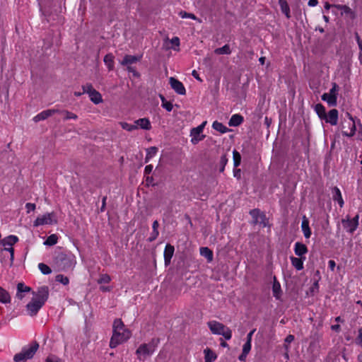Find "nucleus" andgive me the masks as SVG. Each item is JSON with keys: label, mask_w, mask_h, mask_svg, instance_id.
Returning <instances> with one entry per match:
<instances>
[{"label": "nucleus", "mask_w": 362, "mask_h": 362, "mask_svg": "<svg viewBox=\"0 0 362 362\" xmlns=\"http://www.w3.org/2000/svg\"><path fill=\"white\" fill-rule=\"evenodd\" d=\"M338 89L339 86L336 83H334L329 92L325 93L322 95V100L326 101L329 106H336Z\"/></svg>", "instance_id": "nucleus-6"}, {"label": "nucleus", "mask_w": 362, "mask_h": 362, "mask_svg": "<svg viewBox=\"0 0 362 362\" xmlns=\"http://www.w3.org/2000/svg\"><path fill=\"white\" fill-rule=\"evenodd\" d=\"M291 262L292 266L298 271L302 270L303 269V262L305 260V257H290Z\"/></svg>", "instance_id": "nucleus-23"}, {"label": "nucleus", "mask_w": 362, "mask_h": 362, "mask_svg": "<svg viewBox=\"0 0 362 362\" xmlns=\"http://www.w3.org/2000/svg\"><path fill=\"white\" fill-rule=\"evenodd\" d=\"M89 98H90V100L94 104H96V105L103 102V98H102L101 94L95 89L92 93H90Z\"/></svg>", "instance_id": "nucleus-35"}, {"label": "nucleus", "mask_w": 362, "mask_h": 362, "mask_svg": "<svg viewBox=\"0 0 362 362\" xmlns=\"http://www.w3.org/2000/svg\"><path fill=\"white\" fill-rule=\"evenodd\" d=\"M206 122H203L198 127L192 129L191 130V136L192 138L191 139V142L193 144H197L198 142L202 141L204 138V135L200 136V134L202 133L204 126Z\"/></svg>", "instance_id": "nucleus-9"}, {"label": "nucleus", "mask_w": 362, "mask_h": 362, "mask_svg": "<svg viewBox=\"0 0 362 362\" xmlns=\"http://www.w3.org/2000/svg\"><path fill=\"white\" fill-rule=\"evenodd\" d=\"M248 354L247 353H245L244 351H242V353L241 354L238 356V359L240 361H245L246 360V358Z\"/></svg>", "instance_id": "nucleus-59"}, {"label": "nucleus", "mask_w": 362, "mask_h": 362, "mask_svg": "<svg viewBox=\"0 0 362 362\" xmlns=\"http://www.w3.org/2000/svg\"><path fill=\"white\" fill-rule=\"evenodd\" d=\"M250 214L252 217H256L257 216L259 217V224L262 228L269 226V219L264 212L261 211L259 209H254L250 211Z\"/></svg>", "instance_id": "nucleus-10"}, {"label": "nucleus", "mask_w": 362, "mask_h": 362, "mask_svg": "<svg viewBox=\"0 0 362 362\" xmlns=\"http://www.w3.org/2000/svg\"><path fill=\"white\" fill-rule=\"evenodd\" d=\"M332 193L333 200L337 202L341 208L343 207L344 202L339 188L338 187H334L332 189Z\"/></svg>", "instance_id": "nucleus-19"}, {"label": "nucleus", "mask_w": 362, "mask_h": 362, "mask_svg": "<svg viewBox=\"0 0 362 362\" xmlns=\"http://www.w3.org/2000/svg\"><path fill=\"white\" fill-rule=\"evenodd\" d=\"M192 75L194 78H195L197 80L199 81H202V79L199 77V74L197 73V71L196 70H193L192 72Z\"/></svg>", "instance_id": "nucleus-64"}, {"label": "nucleus", "mask_w": 362, "mask_h": 362, "mask_svg": "<svg viewBox=\"0 0 362 362\" xmlns=\"http://www.w3.org/2000/svg\"><path fill=\"white\" fill-rule=\"evenodd\" d=\"M43 305L44 304L33 298L31 301L27 304L26 308L30 316H35Z\"/></svg>", "instance_id": "nucleus-11"}, {"label": "nucleus", "mask_w": 362, "mask_h": 362, "mask_svg": "<svg viewBox=\"0 0 362 362\" xmlns=\"http://www.w3.org/2000/svg\"><path fill=\"white\" fill-rule=\"evenodd\" d=\"M301 230L303 233L304 237L306 239L310 238L312 232L309 226V221L305 216H303L302 218Z\"/></svg>", "instance_id": "nucleus-20"}, {"label": "nucleus", "mask_w": 362, "mask_h": 362, "mask_svg": "<svg viewBox=\"0 0 362 362\" xmlns=\"http://www.w3.org/2000/svg\"><path fill=\"white\" fill-rule=\"evenodd\" d=\"M205 362L214 361L217 356L216 354L209 348H206L204 350Z\"/></svg>", "instance_id": "nucleus-34"}, {"label": "nucleus", "mask_w": 362, "mask_h": 362, "mask_svg": "<svg viewBox=\"0 0 362 362\" xmlns=\"http://www.w3.org/2000/svg\"><path fill=\"white\" fill-rule=\"evenodd\" d=\"M160 99L162 101V107L165 108L167 111L170 112L173 107V103L170 101H167L165 97L163 95H160Z\"/></svg>", "instance_id": "nucleus-42"}, {"label": "nucleus", "mask_w": 362, "mask_h": 362, "mask_svg": "<svg viewBox=\"0 0 362 362\" xmlns=\"http://www.w3.org/2000/svg\"><path fill=\"white\" fill-rule=\"evenodd\" d=\"M58 236L56 234H52L47 237L45 241V245L52 246L57 243Z\"/></svg>", "instance_id": "nucleus-41"}, {"label": "nucleus", "mask_w": 362, "mask_h": 362, "mask_svg": "<svg viewBox=\"0 0 362 362\" xmlns=\"http://www.w3.org/2000/svg\"><path fill=\"white\" fill-rule=\"evenodd\" d=\"M119 124L123 129L127 130L128 132H132L133 130L137 129V126H136V124H131L125 122H122L119 123Z\"/></svg>", "instance_id": "nucleus-43"}, {"label": "nucleus", "mask_w": 362, "mask_h": 362, "mask_svg": "<svg viewBox=\"0 0 362 362\" xmlns=\"http://www.w3.org/2000/svg\"><path fill=\"white\" fill-rule=\"evenodd\" d=\"M342 134L344 136L351 137L353 136L356 133V125L351 117H349V119L345 120L341 124Z\"/></svg>", "instance_id": "nucleus-7"}, {"label": "nucleus", "mask_w": 362, "mask_h": 362, "mask_svg": "<svg viewBox=\"0 0 362 362\" xmlns=\"http://www.w3.org/2000/svg\"><path fill=\"white\" fill-rule=\"evenodd\" d=\"M294 252L298 257H305V255L308 252V247L301 242H296L294 244Z\"/></svg>", "instance_id": "nucleus-17"}, {"label": "nucleus", "mask_w": 362, "mask_h": 362, "mask_svg": "<svg viewBox=\"0 0 362 362\" xmlns=\"http://www.w3.org/2000/svg\"><path fill=\"white\" fill-rule=\"evenodd\" d=\"M46 362H62L61 360L54 356H48L46 359Z\"/></svg>", "instance_id": "nucleus-57"}, {"label": "nucleus", "mask_w": 362, "mask_h": 362, "mask_svg": "<svg viewBox=\"0 0 362 362\" xmlns=\"http://www.w3.org/2000/svg\"><path fill=\"white\" fill-rule=\"evenodd\" d=\"M207 325L214 334L222 335L226 340H230L232 338V331L223 324L211 320L207 322Z\"/></svg>", "instance_id": "nucleus-4"}, {"label": "nucleus", "mask_w": 362, "mask_h": 362, "mask_svg": "<svg viewBox=\"0 0 362 362\" xmlns=\"http://www.w3.org/2000/svg\"><path fill=\"white\" fill-rule=\"evenodd\" d=\"M179 16L182 18H190V19H192L194 21H197L199 23H202V21L199 18H198L194 13H188L185 11H181L179 12Z\"/></svg>", "instance_id": "nucleus-40"}, {"label": "nucleus", "mask_w": 362, "mask_h": 362, "mask_svg": "<svg viewBox=\"0 0 362 362\" xmlns=\"http://www.w3.org/2000/svg\"><path fill=\"white\" fill-rule=\"evenodd\" d=\"M56 281L62 283L64 285H67L69 283V279L67 276H64L62 274H58L56 276Z\"/></svg>", "instance_id": "nucleus-49"}, {"label": "nucleus", "mask_w": 362, "mask_h": 362, "mask_svg": "<svg viewBox=\"0 0 362 362\" xmlns=\"http://www.w3.org/2000/svg\"><path fill=\"white\" fill-rule=\"evenodd\" d=\"M34 299L40 301L45 305L49 297V288L47 286H42L37 288V291H33Z\"/></svg>", "instance_id": "nucleus-8"}, {"label": "nucleus", "mask_w": 362, "mask_h": 362, "mask_svg": "<svg viewBox=\"0 0 362 362\" xmlns=\"http://www.w3.org/2000/svg\"><path fill=\"white\" fill-rule=\"evenodd\" d=\"M38 268L43 274H49L52 272L49 267L44 263H40Z\"/></svg>", "instance_id": "nucleus-48"}, {"label": "nucleus", "mask_w": 362, "mask_h": 362, "mask_svg": "<svg viewBox=\"0 0 362 362\" xmlns=\"http://www.w3.org/2000/svg\"><path fill=\"white\" fill-rule=\"evenodd\" d=\"M158 152V148L151 146L146 149V155L145 157V163H148L153 157L156 156Z\"/></svg>", "instance_id": "nucleus-37"}, {"label": "nucleus", "mask_w": 362, "mask_h": 362, "mask_svg": "<svg viewBox=\"0 0 362 362\" xmlns=\"http://www.w3.org/2000/svg\"><path fill=\"white\" fill-rule=\"evenodd\" d=\"M139 60L140 57L134 55L127 54L124 57L122 61L121 62V64L123 66H127L134 64Z\"/></svg>", "instance_id": "nucleus-27"}, {"label": "nucleus", "mask_w": 362, "mask_h": 362, "mask_svg": "<svg viewBox=\"0 0 362 362\" xmlns=\"http://www.w3.org/2000/svg\"><path fill=\"white\" fill-rule=\"evenodd\" d=\"M39 348V344L37 341H33L28 346L22 349L21 351L15 354L13 361L15 362H25L28 359H31Z\"/></svg>", "instance_id": "nucleus-3"}, {"label": "nucleus", "mask_w": 362, "mask_h": 362, "mask_svg": "<svg viewBox=\"0 0 362 362\" xmlns=\"http://www.w3.org/2000/svg\"><path fill=\"white\" fill-rule=\"evenodd\" d=\"M212 127L214 129L216 130L217 132L225 134L229 131H230V129H228L226 126L223 124L221 122H219L218 121H214L212 124Z\"/></svg>", "instance_id": "nucleus-33"}, {"label": "nucleus", "mask_w": 362, "mask_h": 362, "mask_svg": "<svg viewBox=\"0 0 362 362\" xmlns=\"http://www.w3.org/2000/svg\"><path fill=\"white\" fill-rule=\"evenodd\" d=\"M111 281V277L109 274H101L98 280V283L101 284H109Z\"/></svg>", "instance_id": "nucleus-47"}, {"label": "nucleus", "mask_w": 362, "mask_h": 362, "mask_svg": "<svg viewBox=\"0 0 362 362\" xmlns=\"http://www.w3.org/2000/svg\"><path fill=\"white\" fill-rule=\"evenodd\" d=\"M169 83L171 88L179 95H185L186 89L183 83L175 78L170 77Z\"/></svg>", "instance_id": "nucleus-12"}, {"label": "nucleus", "mask_w": 362, "mask_h": 362, "mask_svg": "<svg viewBox=\"0 0 362 362\" xmlns=\"http://www.w3.org/2000/svg\"><path fill=\"white\" fill-rule=\"evenodd\" d=\"M153 352L154 351H153L147 344H141L136 351V354L138 356V359L139 361L144 360L141 358L142 356L145 357L146 356L152 355Z\"/></svg>", "instance_id": "nucleus-14"}, {"label": "nucleus", "mask_w": 362, "mask_h": 362, "mask_svg": "<svg viewBox=\"0 0 362 362\" xmlns=\"http://www.w3.org/2000/svg\"><path fill=\"white\" fill-rule=\"evenodd\" d=\"M103 61L109 71H112L114 69L115 62H114V56L112 55V54H111V53L107 54L104 57Z\"/></svg>", "instance_id": "nucleus-31"}, {"label": "nucleus", "mask_w": 362, "mask_h": 362, "mask_svg": "<svg viewBox=\"0 0 362 362\" xmlns=\"http://www.w3.org/2000/svg\"><path fill=\"white\" fill-rule=\"evenodd\" d=\"M53 263L58 271L66 272L74 268L76 259L71 252H58L54 254Z\"/></svg>", "instance_id": "nucleus-2"}, {"label": "nucleus", "mask_w": 362, "mask_h": 362, "mask_svg": "<svg viewBox=\"0 0 362 362\" xmlns=\"http://www.w3.org/2000/svg\"><path fill=\"white\" fill-rule=\"evenodd\" d=\"M4 252L9 253L10 266H12L13 264V260H14V249L12 247H5L3 249H1L0 256H2V255L4 256Z\"/></svg>", "instance_id": "nucleus-38"}, {"label": "nucleus", "mask_w": 362, "mask_h": 362, "mask_svg": "<svg viewBox=\"0 0 362 362\" xmlns=\"http://www.w3.org/2000/svg\"><path fill=\"white\" fill-rule=\"evenodd\" d=\"M131 337V332L125 328L124 322L119 318L114 320L112 325V336L110 339V348H115L119 344L127 341Z\"/></svg>", "instance_id": "nucleus-1"}, {"label": "nucleus", "mask_w": 362, "mask_h": 362, "mask_svg": "<svg viewBox=\"0 0 362 362\" xmlns=\"http://www.w3.org/2000/svg\"><path fill=\"white\" fill-rule=\"evenodd\" d=\"M358 215H356L354 218L352 219H348L347 221H342V223L344 224V227L346 229V230L350 233H353L358 228Z\"/></svg>", "instance_id": "nucleus-13"}, {"label": "nucleus", "mask_w": 362, "mask_h": 362, "mask_svg": "<svg viewBox=\"0 0 362 362\" xmlns=\"http://www.w3.org/2000/svg\"><path fill=\"white\" fill-rule=\"evenodd\" d=\"M36 208L35 204L33 203H27L25 204V209H27V213L29 214L30 211H33Z\"/></svg>", "instance_id": "nucleus-55"}, {"label": "nucleus", "mask_w": 362, "mask_h": 362, "mask_svg": "<svg viewBox=\"0 0 362 362\" xmlns=\"http://www.w3.org/2000/svg\"><path fill=\"white\" fill-rule=\"evenodd\" d=\"M255 329L251 330L247 335V340L246 341H249L250 343H252V335L253 334L255 333Z\"/></svg>", "instance_id": "nucleus-60"}, {"label": "nucleus", "mask_w": 362, "mask_h": 362, "mask_svg": "<svg viewBox=\"0 0 362 362\" xmlns=\"http://www.w3.org/2000/svg\"><path fill=\"white\" fill-rule=\"evenodd\" d=\"M244 121L243 117L240 114H234L231 116L228 124L230 127H238Z\"/></svg>", "instance_id": "nucleus-25"}, {"label": "nucleus", "mask_w": 362, "mask_h": 362, "mask_svg": "<svg viewBox=\"0 0 362 362\" xmlns=\"http://www.w3.org/2000/svg\"><path fill=\"white\" fill-rule=\"evenodd\" d=\"M59 112L64 115V119H65V120L76 119L78 118V116L76 114H74L71 112H69L68 110L59 111Z\"/></svg>", "instance_id": "nucleus-46"}, {"label": "nucleus", "mask_w": 362, "mask_h": 362, "mask_svg": "<svg viewBox=\"0 0 362 362\" xmlns=\"http://www.w3.org/2000/svg\"><path fill=\"white\" fill-rule=\"evenodd\" d=\"M171 42L173 45L179 46L180 45V39L177 37H174L171 40Z\"/></svg>", "instance_id": "nucleus-62"}, {"label": "nucleus", "mask_w": 362, "mask_h": 362, "mask_svg": "<svg viewBox=\"0 0 362 362\" xmlns=\"http://www.w3.org/2000/svg\"><path fill=\"white\" fill-rule=\"evenodd\" d=\"M83 93H88V95L90 93H92L95 89L93 88L91 83H86L82 86Z\"/></svg>", "instance_id": "nucleus-50"}, {"label": "nucleus", "mask_w": 362, "mask_h": 362, "mask_svg": "<svg viewBox=\"0 0 362 362\" xmlns=\"http://www.w3.org/2000/svg\"><path fill=\"white\" fill-rule=\"evenodd\" d=\"M175 252V247L174 246L171 245L170 244H167L164 249L163 256H164V262L165 264L169 265L171 262V259L173 256Z\"/></svg>", "instance_id": "nucleus-18"}, {"label": "nucleus", "mask_w": 362, "mask_h": 362, "mask_svg": "<svg viewBox=\"0 0 362 362\" xmlns=\"http://www.w3.org/2000/svg\"><path fill=\"white\" fill-rule=\"evenodd\" d=\"M279 4L281 12L286 16L287 19H289L291 18V11L286 0H279Z\"/></svg>", "instance_id": "nucleus-29"}, {"label": "nucleus", "mask_w": 362, "mask_h": 362, "mask_svg": "<svg viewBox=\"0 0 362 362\" xmlns=\"http://www.w3.org/2000/svg\"><path fill=\"white\" fill-rule=\"evenodd\" d=\"M127 70L129 72H130V73H133V74L135 76H139V73L136 71V69L134 67L131 66H127Z\"/></svg>", "instance_id": "nucleus-58"}, {"label": "nucleus", "mask_w": 362, "mask_h": 362, "mask_svg": "<svg viewBox=\"0 0 362 362\" xmlns=\"http://www.w3.org/2000/svg\"><path fill=\"white\" fill-rule=\"evenodd\" d=\"M272 292H273V296L276 299H277V300L280 299L281 293H282L281 287L280 283L279 282V281L277 280V279L275 276H274V281H273V285H272Z\"/></svg>", "instance_id": "nucleus-21"}, {"label": "nucleus", "mask_w": 362, "mask_h": 362, "mask_svg": "<svg viewBox=\"0 0 362 362\" xmlns=\"http://www.w3.org/2000/svg\"><path fill=\"white\" fill-rule=\"evenodd\" d=\"M31 290V288L25 286L23 283H18L17 284V293L16 296L19 299H23L24 297L22 294L23 293L29 292Z\"/></svg>", "instance_id": "nucleus-30"}, {"label": "nucleus", "mask_w": 362, "mask_h": 362, "mask_svg": "<svg viewBox=\"0 0 362 362\" xmlns=\"http://www.w3.org/2000/svg\"><path fill=\"white\" fill-rule=\"evenodd\" d=\"M200 255L204 257L209 262L213 260V252L207 247H202L200 248Z\"/></svg>", "instance_id": "nucleus-32"}, {"label": "nucleus", "mask_w": 362, "mask_h": 362, "mask_svg": "<svg viewBox=\"0 0 362 362\" xmlns=\"http://www.w3.org/2000/svg\"><path fill=\"white\" fill-rule=\"evenodd\" d=\"M153 168L151 164L147 165L144 168V175H148L152 172Z\"/></svg>", "instance_id": "nucleus-56"}, {"label": "nucleus", "mask_w": 362, "mask_h": 362, "mask_svg": "<svg viewBox=\"0 0 362 362\" xmlns=\"http://www.w3.org/2000/svg\"><path fill=\"white\" fill-rule=\"evenodd\" d=\"M57 220L54 212L47 213L42 216H38L34 221L33 226L37 227L43 225H52L57 223Z\"/></svg>", "instance_id": "nucleus-5"}, {"label": "nucleus", "mask_w": 362, "mask_h": 362, "mask_svg": "<svg viewBox=\"0 0 362 362\" xmlns=\"http://www.w3.org/2000/svg\"><path fill=\"white\" fill-rule=\"evenodd\" d=\"M59 112V110L57 109H49L46 110H43L42 112H40L37 115H35L33 117V121L35 122H38L42 120H45L49 117L53 115L55 113Z\"/></svg>", "instance_id": "nucleus-16"}, {"label": "nucleus", "mask_w": 362, "mask_h": 362, "mask_svg": "<svg viewBox=\"0 0 362 362\" xmlns=\"http://www.w3.org/2000/svg\"><path fill=\"white\" fill-rule=\"evenodd\" d=\"M315 111L320 119H323V118L325 117V115L327 114L326 110L322 104L317 103V105H315Z\"/></svg>", "instance_id": "nucleus-36"}, {"label": "nucleus", "mask_w": 362, "mask_h": 362, "mask_svg": "<svg viewBox=\"0 0 362 362\" xmlns=\"http://www.w3.org/2000/svg\"><path fill=\"white\" fill-rule=\"evenodd\" d=\"M228 160L227 158L226 155H223L221 157L220 161H219V172L223 173L225 170V167L228 163Z\"/></svg>", "instance_id": "nucleus-45"}, {"label": "nucleus", "mask_w": 362, "mask_h": 362, "mask_svg": "<svg viewBox=\"0 0 362 362\" xmlns=\"http://www.w3.org/2000/svg\"><path fill=\"white\" fill-rule=\"evenodd\" d=\"M134 123L136 124V126H137V129L140 127L144 130H150L152 127L149 119L146 117L136 119Z\"/></svg>", "instance_id": "nucleus-22"}, {"label": "nucleus", "mask_w": 362, "mask_h": 362, "mask_svg": "<svg viewBox=\"0 0 362 362\" xmlns=\"http://www.w3.org/2000/svg\"><path fill=\"white\" fill-rule=\"evenodd\" d=\"M160 342L159 338H153L149 343L147 344L152 349L153 351H155L156 347L158 346Z\"/></svg>", "instance_id": "nucleus-51"}, {"label": "nucleus", "mask_w": 362, "mask_h": 362, "mask_svg": "<svg viewBox=\"0 0 362 362\" xmlns=\"http://www.w3.org/2000/svg\"><path fill=\"white\" fill-rule=\"evenodd\" d=\"M336 7L341 11V14L349 16L351 19L355 18V12L347 5H337Z\"/></svg>", "instance_id": "nucleus-26"}, {"label": "nucleus", "mask_w": 362, "mask_h": 362, "mask_svg": "<svg viewBox=\"0 0 362 362\" xmlns=\"http://www.w3.org/2000/svg\"><path fill=\"white\" fill-rule=\"evenodd\" d=\"M159 223L157 220L154 221L152 224V230H158Z\"/></svg>", "instance_id": "nucleus-63"}, {"label": "nucleus", "mask_w": 362, "mask_h": 362, "mask_svg": "<svg viewBox=\"0 0 362 362\" xmlns=\"http://www.w3.org/2000/svg\"><path fill=\"white\" fill-rule=\"evenodd\" d=\"M356 343L362 347V328L358 329Z\"/></svg>", "instance_id": "nucleus-54"}, {"label": "nucleus", "mask_w": 362, "mask_h": 362, "mask_svg": "<svg viewBox=\"0 0 362 362\" xmlns=\"http://www.w3.org/2000/svg\"><path fill=\"white\" fill-rule=\"evenodd\" d=\"M11 301V298L8 291L0 286V303L6 304L10 303Z\"/></svg>", "instance_id": "nucleus-28"}, {"label": "nucleus", "mask_w": 362, "mask_h": 362, "mask_svg": "<svg viewBox=\"0 0 362 362\" xmlns=\"http://www.w3.org/2000/svg\"><path fill=\"white\" fill-rule=\"evenodd\" d=\"M252 348V344L249 341H245L243 346V351L249 354Z\"/></svg>", "instance_id": "nucleus-53"}, {"label": "nucleus", "mask_w": 362, "mask_h": 362, "mask_svg": "<svg viewBox=\"0 0 362 362\" xmlns=\"http://www.w3.org/2000/svg\"><path fill=\"white\" fill-rule=\"evenodd\" d=\"M158 235H159L158 230H156V231L152 230L150 236L148 238V242L154 241L158 238Z\"/></svg>", "instance_id": "nucleus-52"}, {"label": "nucleus", "mask_w": 362, "mask_h": 362, "mask_svg": "<svg viewBox=\"0 0 362 362\" xmlns=\"http://www.w3.org/2000/svg\"><path fill=\"white\" fill-rule=\"evenodd\" d=\"M214 53L216 54H230L231 53V49L230 45L226 44L221 47H218L214 49Z\"/></svg>", "instance_id": "nucleus-39"}, {"label": "nucleus", "mask_w": 362, "mask_h": 362, "mask_svg": "<svg viewBox=\"0 0 362 362\" xmlns=\"http://www.w3.org/2000/svg\"><path fill=\"white\" fill-rule=\"evenodd\" d=\"M328 267L329 268L332 270V271H334V268L336 267V263L334 260H329L328 262Z\"/></svg>", "instance_id": "nucleus-61"}, {"label": "nucleus", "mask_w": 362, "mask_h": 362, "mask_svg": "<svg viewBox=\"0 0 362 362\" xmlns=\"http://www.w3.org/2000/svg\"><path fill=\"white\" fill-rule=\"evenodd\" d=\"M18 241V238L16 235H11L1 240V244L5 247L6 246L12 247Z\"/></svg>", "instance_id": "nucleus-24"}, {"label": "nucleus", "mask_w": 362, "mask_h": 362, "mask_svg": "<svg viewBox=\"0 0 362 362\" xmlns=\"http://www.w3.org/2000/svg\"><path fill=\"white\" fill-rule=\"evenodd\" d=\"M233 165L235 167L240 165L241 162V156L238 151L234 150L233 152Z\"/></svg>", "instance_id": "nucleus-44"}, {"label": "nucleus", "mask_w": 362, "mask_h": 362, "mask_svg": "<svg viewBox=\"0 0 362 362\" xmlns=\"http://www.w3.org/2000/svg\"><path fill=\"white\" fill-rule=\"evenodd\" d=\"M339 112L337 109L330 110L327 114L325 115V117L322 120L325 122L330 124L331 125H337L338 122Z\"/></svg>", "instance_id": "nucleus-15"}]
</instances>
